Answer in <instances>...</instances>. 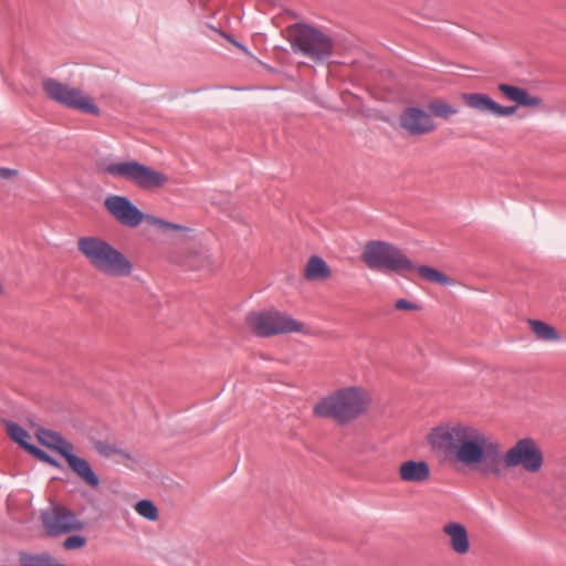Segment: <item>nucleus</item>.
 Here are the masks:
<instances>
[{
	"label": "nucleus",
	"mask_w": 566,
	"mask_h": 566,
	"mask_svg": "<svg viewBox=\"0 0 566 566\" xmlns=\"http://www.w3.org/2000/svg\"><path fill=\"white\" fill-rule=\"evenodd\" d=\"M433 450L483 476L501 478L504 469L522 468L537 473L544 465V452L532 437L518 439L504 454L500 444L482 429L460 421L441 423L428 433Z\"/></svg>",
	"instance_id": "1"
},
{
	"label": "nucleus",
	"mask_w": 566,
	"mask_h": 566,
	"mask_svg": "<svg viewBox=\"0 0 566 566\" xmlns=\"http://www.w3.org/2000/svg\"><path fill=\"white\" fill-rule=\"evenodd\" d=\"M370 403V396L359 386H349L335 390L321 399L313 408V413L321 418H331L337 423L346 424L363 413Z\"/></svg>",
	"instance_id": "2"
},
{
	"label": "nucleus",
	"mask_w": 566,
	"mask_h": 566,
	"mask_svg": "<svg viewBox=\"0 0 566 566\" xmlns=\"http://www.w3.org/2000/svg\"><path fill=\"white\" fill-rule=\"evenodd\" d=\"M76 247L87 263L98 273L112 277H126L133 273L134 265L129 259L101 237H81Z\"/></svg>",
	"instance_id": "3"
},
{
	"label": "nucleus",
	"mask_w": 566,
	"mask_h": 566,
	"mask_svg": "<svg viewBox=\"0 0 566 566\" xmlns=\"http://www.w3.org/2000/svg\"><path fill=\"white\" fill-rule=\"evenodd\" d=\"M360 259L371 271L405 275L415 269L401 250L385 241H368L363 247Z\"/></svg>",
	"instance_id": "4"
},
{
	"label": "nucleus",
	"mask_w": 566,
	"mask_h": 566,
	"mask_svg": "<svg viewBox=\"0 0 566 566\" xmlns=\"http://www.w3.org/2000/svg\"><path fill=\"white\" fill-rule=\"evenodd\" d=\"M104 171L114 178L124 179L144 191H158L165 188L170 180L164 171L133 159L112 161L105 165Z\"/></svg>",
	"instance_id": "5"
},
{
	"label": "nucleus",
	"mask_w": 566,
	"mask_h": 566,
	"mask_svg": "<svg viewBox=\"0 0 566 566\" xmlns=\"http://www.w3.org/2000/svg\"><path fill=\"white\" fill-rule=\"evenodd\" d=\"M286 32L294 52H300L315 62H322L333 53L332 38L314 27L296 23L289 27Z\"/></svg>",
	"instance_id": "6"
},
{
	"label": "nucleus",
	"mask_w": 566,
	"mask_h": 566,
	"mask_svg": "<svg viewBox=\"0 0 566 566\" xmlns=\"http://www.w3.org/2000/svg\"><path fill=\"white\" fill-rule=\"evenodd\" d=\"M245 323L248 328L259 337H271L290 333H307L304 323L277 310L251 312L247 315Z\"/></svg>",
	"instance_id": "7"
},
{
	"label": "nucleus",
	"mask_w": 566,
	"mask_h": 566,
	"mask_svg": "<svg viewBox=\"0 0 566 566\" xmlns=\"http://www.w3.org/2000/svg\"><path fill=\"white\" fill-rule=\"evenodd\" d=\"M42 87L46 96L59 104L92 115L99 114V108L92 97L80 88L69 86L53 78L45 80Z\"/></svg>",
	"instance_id": "8"
},
{
	"label": "nucleus",
	"mask_w": 566,
	"mask_h": 566,
	"mask_svg": "<svg viewBox=\"0 0 566 566\" xmlns=\"http://www.w3.org/2000/svg\"><path fill=\"white\" fill-rule=\"evenodd\" d=\"M43 527L49 536L57 537L84 528V523L74 512L62 505L51 506L41 514Z\"/></svg>",
	"instance_id": "9"
},
{
	"label": "nucleus",
	"mask_w": 566,
	"mask_h": 566,
	"mask_svg": "<svg viewBox=\"0 0 566 566\" xmlns=\"http://www.w3.org/2000/svg\"><path fill=\"white\" fill-rule=\"evenodd\" d=\"M104 208L118 223L128 228L138 227L145 219V213L125 196H107Z\"/></svg>",
	"instance_id": "10"
},
{
	"label": "nucleus",
	"mask_w": 566,
	"mask_h": 566,
	"mask_svg": "<svg viewBox=\"0 0 566 566\" xmlns=\"http://www.w3.org/2000/svg\"><path fill=\"white\" fill-rule=\"evenodd\" d=\"M400 127L412 136L427 135L437 129L431 115L419 107H407L399 117Z\"/></svg>",
	"instance_id": "11"
},
{
	"label": "nucleus",
	"mask_w": 566,
	"mask_h": 566,
	"mask_svg": "<svg viewBox=\"0 0 566 566\" xmlns=\"http://www.w3.org/2000/svg\"><path fill=\"white\" fill-rule=\"evenodd\" d=\"M463 103L482 114L496 117H507L516 113L517 106H503L483 93H464L461 95Z\"/></svg>",
	"instance_id": "12"
},
{
	"label": "nucleus",
	"mask_w": 566,
	"mask_h": 566,
	"mask_svg": "<svg viewBox=\"0 0 566 566\" xmlns=\"http://www.w3.org/2000/svg\"><path fill=\"white\" fill-rule=\"evenodd\" d=\"M397 474L402 483L421 485L430 480L431 470L423 460H406L399 464Z\"/></svg>",
	"instance_id": "13"
},
{
	"label": "nucleus",
	"mask_w": 566,
	"mask_h": 566,
	"mask_svg": "<svg viewBox=\"0 0 566 566\" xmlns=\"http://www.w3.org/2000/svg\"><path fill=\"white\" fill-rule=\"evenodd\" d=\"M497 90L506 99L516 103L518 106L536 108L543 102L539 96L531 95L525 88L518 86L501 83Z\"/></svg>",
	"instance_id": "14"
},
{
	"label": "nucleus",
	"mask_w": 566,
	"mask_h": 566,
	"mask_svg": "<svg viewBox=\"0 0 566 566\" xmlns=\"http://www.w3.org/2000/svg\"><path fill=\"white\" fill-rule=\"evenodd\" d=\"M443 533L449 537V545L453 552L464 555L470 549L467 528L458 522H450L443 526Z\"/></svg>",
	"instance_id": "15"
},
{
	"label": "nucleus",
	"mask_w": 566,
	"mask_h": 566,
	"mask_svg": "<svg viewBox=\"0 0 566 566\" xmlns=\"http://www.w3.org/2000/svg\"><path fill=\"white\" fill-rule=\"evenodd\" d=\"M64 459L72 471L76 473L87 485L92 488H97L99 485L98 476L94 473L91 464L85 459L76 457L73 454V451L65 454Z\"/></svg>",
	"instance_id": "16"
},
{
	"label": "nucleus",
	"mask_w": 566,
	"mask_h": 566,
	"mask_svg": "<svg viewBox=\"0 0 566 566\" xmlns=\"http://www.w3.org/2000/svg\"><path fill=\"white\" fill-rule=\"evenodd\" d=\"M36 437L41 444L55 450L63 458L74 449L73 444L65 440L62 436L46 429H38Z\"/></svg>",
	"instance_id": "17"
},
{
	"label": "nucleus",
	"mask_w": 566,
	"mask_h": 566,
	"mask_svg": "<svg viewBox=\"0 0 566 566\" xmlns=\"http://www.w3.org/2000/svg\"><path fill=\"white\" fill-rule=\"evenodd\" d=\"M303 275L307 281H325L332 276V271L322 258L313 255L306 262Z\"/></svg>",
	"instance_id": "18"
},
{
	"label": "nucleus",
	"mask_w": 566,
	"mask_h": 566,
	"mask_svg": "<svg viewBox=\"0 0 566 566\" xmlns=\"http://www.w3.org/2000/svg\"><path fill=\"white\" fill-rule=\"evenodd\" d=\"M94 449L102 457L112 459L117 463L127 464L133 459L128 451L117 447L114 443L97 441L94 444Z\"/></svg>",
	"instance_id": "19"
},
{
	"label": "nucleus",
	"mask_w": 566,
	"mask_h": 566,
	"mask_svg": "<svg viewBox=\"0 0 566 566\" xmlns=\"http://www.w3.org/2000/svg\"><path fill=\"white\" fill-rule=\"evenodd\" d=\"M527 324L536 339L544 342L560 340V336L554 326L539 319H528Z\"/></svg>",
	"instance_id": "20"
},
{
	"label": "nucleus",
	"mask_w": 566,
	"mask_h": 566,
	"mask_svg": "<svg viewBox=\"0 0 566 566\" xmlns=\"http://www.w3.org/2000/svg\"><path fill=\"white\" fill-rule=\"evenodd\" d=\"M413 271H417L419 276L426 281L438 283L441 285H451L452 284L451 280L448 276H446L443 273H441L440 271H438L433 268H430L427 265H420V266L415 265V269L411 272H413Z\"/></svg>",
	"instance_id": "21"
},
{
	"label": "nucleus",
	"mask_w": 566,
	"mask_h": 566,
	"mask_svg": "<svg viewBox=\"0 0 566 566\" xmlns=\"http://www.w3.org/2000/svg\"><path fill=\"white\" fill-rule=\"evenodd\" d=\"M144 221H146L148 224L156 227L163 231H176V232H184V233L191 231V229L189 227H186V226H182L179 223L169 222V221H166L164 219H160L158 217L150 216V214H145Z\"/></svg>",
	"instance_id": "22"
},
{
	"label": "nucleus",
	"mask_w": 566,
	"mask_h": 566,
	"mask_svg": "<svg viewBox=\"0 0 566 566\" xmlns=\"http://www.w3.org/2000/svg\"><path fill=\"white\" fill-rule=\"evenodd\" d=\"M4 423L9 437L28 451V446H30L28 442L30 434L14 422L6 421Z\"/></svg>",
	"instance_id": "23"
},
{
	"label": "nucleus",
	"mask_w": 566,
	"mask_h": 566,
	"mask_svg": "<svg viewBox=\"0 0 566 566\" xmlns=\"http://www.w3.org/2000/svg\"><path fill=\"white\" fill-rule=\"evenodd\" d=\"M430 112L441 118H448L458 113V111L442 99H434L429 104Z\"/></svg>",
	"instance_id": "24"
},
{
	"label": "nucleus",
	"mask_w": 566,
	"mask_h": 566,
	"mask_svg": "<svg viewBox=\"0 0 566 566\" xmlns=\"http://www.w3.org/2000/svg\"><path fill=\"white\" fill-rule=\"evenodd\" d=\"M135 511L148 521L158 518V510L151 501L143 500L136 503Z\"/></svg>",
	"instance_id": "25"
},
{
	"label": "nucleus",
	"mask_w": 566,
	"mask_h": 566,
	"mask_svg": "<svg viewBox=\"0 0 566 566\" xmlns=\"http://www.w3.org/2000/svg\"><path fill=\"white\" fill-rule=\"evenodd\" d=\"M86 539L81 535H72L63 542V547L67 551L80 549L84 547Z\"/></svg>",
	"instance_id": "26"
},
{
	"label": "nucleus",
	"mask_w": 566,
	"mask_h": 566,
	"mask_svg": "<svg viewBox=\"0 0 566 566\" xmlns=\"http://www.w3.org/2000/svg\"><path fill=\"white\" fill-rule=\"evenodd\" d=\"M189 264L193 269H202L211 265V258L209 254H196L192 260L189 261Z\"/></svg>",
	"instance_id": "27"
},
{
	"label": "nucleus",
	"mask_w": 566,
	"mask_h": 566,
	"mask_svg": "<svg viewBox=\"0 0 566 566\" xmlns=\"http://www.w3.org/2000/svg\"><path fill=\"white\" fill-rule=\"evenodd\" d=\"M395 308L398 311H417L419 306L406 298H399L395 303Z\"/></svg>",
	"instance_id": "28"
},
{
	"label": "nucleus",
	"mask_w": 566,
	"mask_h": 566,
	"mask_svg": "<svg viewBox=\"0 0 566 566\" xmlns=\"http://www.w3.org/2000/svg\"><path fill=\"white\" fill-rule=\"evenodd\" d=\"M19 171L17 169L0 167V179L12 180L17 178Z\"/></svg>",
	"instance_id": "29"
},
{
	"label": "nucleus",
	"mask_w": 566,
	"mask_h": 566,
	"mask_svg": "<svg viewBox=\"0 0 566 566\" xmlns=\"http://www.w3.org/2000/svg\"><path fill=\"white\" fill-rule=\"evenodd\" d=\"M28 451L42 461H44L45 457H48V454L44 451L38 449L34 446H28Z\"/></svg>",
	"instance_id": "30"
},
{
	"label": "nucleus",
	"mask_w": 566,
	"mask_h": 566,
	"mask_svg": "<svg viewBox=\"0 0 566 566\" xmlns=\"http://www.w3.org/2000/svg\"><path fill=\"white\" fill-rule=\"evenodd\" d=\"M44 462L50 463L53 467H59L57 462L53 460L50 455L45 457Z\"/></svg>",
	"instance_id": "31"
},
{
	"label": "nucleus",
	"mask_w": 566,
	"mask_h": 566,
	"mask_svg": "<svg viewBox=\"0 0 566 566\" xmlns=\"http://www.w3.org/2000/svg\"><path fill=\"white\" fill-rule=\"evenodd\" d=\"M226 39H227L228 41H231V42H232V40H231V38H230L229 35H226Z\"/></svg>",
	"instance_id": "32"
},
{
	"label": "nucleus",
	"mask_w": 566,
	"mask_h": 566,
	"mask_svg": "<svg viewBox=\"0 0 566 566\" xmlns=\"http://www.w3.org/2000/svg\"><path fill=\"white\" fill-rule=\"evenodd\" d=\"M226 39H227L228 41H231V42H232V40H231V38H230L229 35H226Z\"/></svg>",
	"instance_id": "33"
},
{
	"label": "nucleus",
	"mask_w": 566,
	"mask_h": 566,
	"mask_svg": "<svg viewBox=\"0 0 566 566\" xmlns=\"http://www.w3.org/2000/svg\"><path fill=\"white\" fill-rule=\"evenodd\" d=\"M226 39H227L228 41H231V42H232V40H231V38H230L229 35H226Z\"/></svg>",
	"instance_id": "34"
}]
</instances>
